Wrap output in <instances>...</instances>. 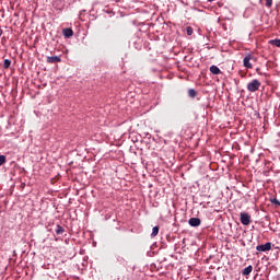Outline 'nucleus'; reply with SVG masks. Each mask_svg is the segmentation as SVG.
Returning a JSON list of instances; mask_svg holds the SVG:
<instances>
[{
    "label": "nucleus",
    "instance_id": "obj_18",
    "mask_svg": "<svg viewBox=\"0 0 280 280\" xmlns=\"http://www.w3.org/2000/svg\"><path fill=\"white\" fill-rule=\"evenodd\" d=\"M266 8H272V0H266Z\"/></svg>",
    "mask_w": 280,
    "mask_h": 280
},
{
    "label": "nucleus",
    "instance_id": "obj_2",
    "mask_svg": "<svg viewBox=\"0 0 280 280\" xmlns=\"http://www.w3.org/2000/svg\"><path fill=\"white\" fill-rule=\"evenodd\" d=\"M256 250H258V253H268V250H272V243L267 242L264 245H258Z\"/></svg>",
    "mask_w": 280,
    "mask_h": 280
},
{
    "label": "nucleus",
    "instance_id": "obj_6",
    "mask_svg": "<svg viewBox=\"0 0 280 280\" xmlns=\"http://www.w3.org/2000/svg\"><path fill=\"white\" fill-rule=\"evenodd\" d=\"M46 62H48V65H55L56 62H62V59L60 56H51L47 57Z\"/></svg>",
    "mask_w": 280,
    "mask_h": 280
},
{
    "label": "nucleus",
    "instance_id": "obj_8",
    "mask_svg": "<svg viewBox=\"0 0 280 280\" xmlns=\"http://www.w3.org/2000/svg\"><path fill=\"white\" fill-rule=\"evenodd\" d=\"M62 34L65 38H71L73 36V30L72 28H63Z\"/></svg>",
    "mask_w": 280,
    "mask_h": 280
},
{
    "label": "nucleus",
    "instance_id": "obj_12",
    "mask_svg": "<svg viewBox=\"0 0 280 280\" xmlns=\"http://www.w3.org/2000/svg\"><path fill=\"white\" fill-rule=\"evenodd\" d=\"M10 65H12V60H10V59H4L3 69H10Z\"/></svg>",
    "mask_w": 280,
    "mask_h": 280
},
{
    "label": "nucleus",
    "instance_id": "obj_7",
    "mask_svg": "<svg viewBox=\"0 0 280 280\" xmlns=\"http://www.w3.org/2000/svg\"><path fill=\"white\" fill-rule=\"evenodd\" d=\"M210 73H212V75H220V73H222V70H220V68L215 65L210 67Z\"/></svg>",
    "mask_w": 280,
    "mask_h": 280
},
{
    "label": "nucleus",
    "instance_id": "obj_16",
    "mask_svg": "<svg viewBox=\"0 0 280 280\" xmlns=\"http://www.w3.org/2000/svg\"><path fill=\"white\" fill-rule=\"evenodd\" d=\"M270 202L271 205H277L278 207H280V201L277 198L270 199Z\"/></svg>",
    "mask_w": 280,
    "mask_h": 280
},
{
    "label": "nucleus",
    "instance_id": "obj_3",
    "mask_svg": "<svg viewBox=\"0 0 280 280\" xmlns=\"http://www.w3.org/2000/svg\"><path fill=\"white\" fill-rule=\"evenodd\" d=\"M241 223H243L244 226H248V224H250V214L241 212Z\"/></svg>",
    "mask_w": 280,
    "mask_h": 280
},
{
    "label": "nucleus",
    "instance_id": "obj_15",
    "mask_svg": "<svg viewBox=\"0 0 280 280\" xmlns=\"http://www.w3.org/2000/svg\"><path fill=\"white\" fill-rule=\"evenodd\" d=\"M186 34H187V36H191V34H194V28L191 26H187Z\"/></svg>",
    "mask_w": 280,
    "mask_h": 280
},
{
    "label": "nucleus",
    "instance_id": "obj_14",
    "mask_svg": "<svg viewBox=\"0 0 280 280\" xmlns=\"http://www.w3.org/2000/svg\"><path fill=\"white\" fill-rule=\"evenodd\" d=\"M269 43L270 45H275V47H280V39H271Z\"/></svg>",
    "mask_w": 280,
    "mask_h": 280
},
{
    "label": "nucleus",
    "instance_id": "obj_4",
    "mask_svg": "<svg viewBox=\"0 0 280 280\" xmlns=\"http://www.w3.org/2000/svg\"><path fill=\"white\" fill-rule=\"evenodd\" d=\"M250 60H253V55L248 54L243 59V65L245 69H253V63H250Z\"/></svg>",
    "mask_w": 280,
    "mask_h": 280
},
{
    "label": "nucleus",
    "instance_id": "obj_11",
    "mask_svg": "<svg viewBox=\"0 0 280 280\" xmlns=\"http://www.w3.org/2000/svg\"><path fill=\"white\" fill-rule=\"evenodd\" d=\"M196 95H198V92H196V90H194V89L188 90V97H191L194 100V97H196Z\"/></svg>",
    "mask_w": 280,
    "mask_h": 280
},
{
    "label": "nucleus",
    "instance_id": "obj_13",
    "mask_svg": "<svg viewBox=\"0 0 280 280\" xmlns=\"http://www.w3.org/2000/svg\"><path fill=\"white\" fill-rule=\"evenodd\" d=\"M156 235H159V226L158 225L152 229L151 237H156Z\"/></svg>",
    "mask_w": 280,
    "mask_h": 280
},
{
    "label": "nucleus",
    "instance_id": "obj_5",
    "mask_svg": "<svg viewBox=\"0 0 280 280\" xmlns=\"http://www.w3.org/2000/svg\"><path fill=\"white\" fill-rule=\"evenodd\" d=\"M188 224L189 226H192L194 229L200 226V224H202V221L200 220V218H190L188 220Z\"/></svg>",
    "mask_w": 280,
    "mask_h": 280
},
{
    "label": "nucleus",
    "instance_id": "obj_1",
    "mask_svg": "<svg viewBox=\"0 0 280 280\" xmlns=\"http://www.w3.org/2000/svg\"><path fill=\"white\" fill-rule=\"evenodd\" d=\"M260 86H261V82H259V80L257 79H254L252 82L247 84V91H249V93H255L259 91Z\"/></svg>",
    "mask_w": 280,
    "mask_h": 280
},
{
    "label": "nucleus",
    "instance_id": "obj_19",
    "mask_svg": "<svg viewBox=\"0 0 280 280\" xmlns=\"http://www.w3.org/2000/svg\"><path fill=\"white\" fill-rule=\"evenodd\" d=\"M3 35V31L2 30H0V37Z\"/></svg>",
    "mask_w": 280,
    "mask_h": 280
},
{
    "label": "nucleus",
    "instance_id": "obj_17",
    "mask_svg": "<svg viewBox=\"0 0 280 280\" xmlns=\"http://www.w3.org/2000/svg\"><path fill=\"white\" fill-rule=\"evenodd\" d=\"M5 163V155H0V166Z\"/></svg>",
    "mask_w": 280,
    "mask_h": 280
},
{
    "label": "nucleus",
    "instance_id": "obj_10",
    "mask_svg": "<svg viewBox=\"0 0 280 280\" xmlns=\"http://www.w3.org/2000/svg\"><path fill=\"white\" fill-rule=\"evenodd\" d=\"M55 233L56 235H62L65 233V228H62L61 225H57Z\"/></svg>",
    "mask_w": 280,
    "mask_h": 280
},
{
    "label": "nucleus",
    "instance_id": "obj_9",
    "mask_svg": "<svg viewBox=\"0 0 280 280\" xmlns=\"http://www.w3.org/2000/svg\"><path fill=\"white\" fill-rule=\"evenodd\" d=\"M250 272H253V266H247L244 270H243V276L244 277H248V275H250Z\"/></svg>",
    "mask_w": 280,
    "mask_h": 280
},
{
    "label": "nucleus",
    "instance_id": "obj_20",
    "mask_svg": "<svg viewBox=\"0 0 280 280\" xmlns=\"http://www.w3.org/2000/svg\"><path fill=\"white\" fill-rule=\"evenodd\" d=\"M209 2L213 1V0H208Z\"/></svg>",
    "mask_w": 280,
    "mask_h": 280
}]
</instances>
